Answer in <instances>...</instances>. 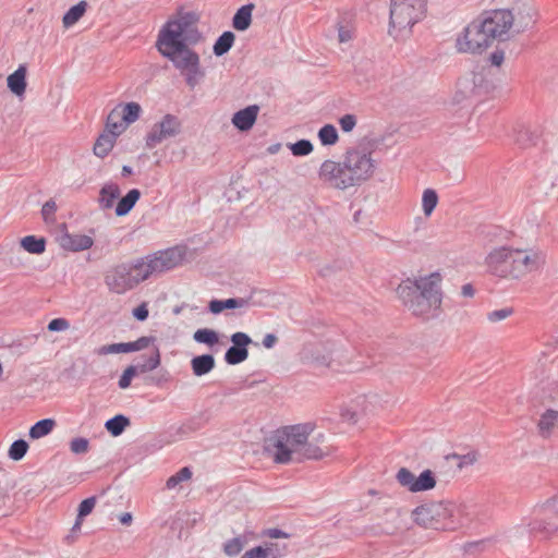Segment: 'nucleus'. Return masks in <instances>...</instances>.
Instances as JSON below:
<instances>
[{"label": "nucleus", "mask_w": 558, "mask_h": 558, "mask_svg": "<svg viewBox=\"0 0 558 558\" xmlns=\"http://www.w3.org/2000/svg\"><path fill=\"white\" fill-rule=\"evenodd\" d=\"M314 429L315 424L311 422L283 426L266 439L265 450L279 464L323 459L329 452L320 446L325 435L320 433L310 440Z\"/></svg>", "instance_id": "1"}, {"label": "nucleus", "mask_w": 558, "mask_h": 558, "mask_svg": "<svg viewBox=\"0 0 558 558\" xmlns=\"http://www.w3.org/2000/svg\"><path fill=\"white\" fill-rule=\"evenodd\" d=\"M442 277L438 271L407 278L396 289L402 304L416 317L436 318L441 313Z\"/></svg>", "instance_id": "2"}, {"label": "nucleus", "mask_w": 558, "mask_h": 558, "mask_svg": "<svg viewBox=\"0 0 558 558\" xmlns=\"http://www.w3.org/2000/svg\"><path fill=\"white\" fill-rule=\"evenodd\" d=\"M513 23V16L507 9L486 11L472 21L457 38L460 52L481 53L494 40L505 41Z\"/></svg>", "instance_id": "3"}, {"label": "nucleus", "mask_w": 558, "mask_h": 558, "mask_svg": "<svg viewBox=\"0 0 558 558\" xmlns=\"http://www.w3.org/2000/svg\"><path fill=\"white\" fill-rule=\"evenodd\" d=\"M464 507L458 508L450 501H430L417 506L412 511L413 521L425 529L454 531L465 525L457 515H462Z\"/></svg>", "instance_id": "4"}, {"label": "nucleus", "mask_w": 558, "mask_h": 558, "mask_svg": "<svg viewBox=\"0 0 558 558\" xmlns=\"http://www.w3.org/2000/svg\"><path fill=\"white\" fill-rule=\"evenodd\" d=\"M202 38L201 33L186 17L169 20L159 31L156 47L161 56L163 52H175L196 45Z\"/></svg>", "instance_id": "5"}, {"label": "nucleus", "mask_w": 558, "mask_h": 558, "mask_svg": "<svg viewBox=\"0 0 558 558\" xmlns=\"http://www.w3.org/2000/svg\"><path fill=\"white\" fill-rule=\"evenodd\" d=\"M146 279L147 272L143 259L140 258L110 267L105 274L104 281L110 292L124 294Z\"/></svg>", "instance_id": "6"}, {"label": "nucleus", "mask_w": 558, "mask_h": 558, "mask_svg": "<svg viewBox=\"0 0 558 558\" xmlns=\"http://www.w3.org/2000/svg\"><path fill=\"white\" fill-rule=\"evenodd\" d=\"M166 59L184 76L186 85L194 89L205 76L199 54L190 47L175 52H163Z\"/></svg>", "instance_id": "7"}, {"label": "nucleus", "mask_w": 558, "mask_h": 558, "mask_svg": "<svg viewBox=\"0 0 558 558\" xmlns=\"http://www.w3.org/2000/svg\"><path fill=\"white\" fill-rule=\"evenodd\" d=\"M495 86L487 78L486 69L482 66L480 70H473L459 77L457 82L456 100L475 99L480 100L488 96Z\"/></svg>", "instance_id": "8"}, {"label": "nucleus", "mask_w": 558, "mask_h": 558, "mask_svg": "<svg viewBox=\"0 0 558 558\" xmlns=\"http://www.w3.org/2000/svg\"><path fill=\"white\" fill-rule=\"evenodd\" d=\"M425 15L404 5V2L390 0L389 35L395 39L407 37L411 34L412 26Z\"/></svg>", "instance_id": "9"}, {"label": "nucleus", "mask_w": 558, "mask_h": 558, "mask_svg": "<svg viewBox=\"0 0 558 558\" xmlns=\"http://www.w3.org/2000/svg\"><path fill=\"white\" fill-rule=\"evenodd\" d=\"M343 162L354 186L371 178L375 170L371 154L359 149H349L344 154Z\"/></svg>", "instance_id": "10"}, {"label": "nucleus", "mask_w": 558, "mask_h": 558, "mask_svg": "<svg viewBox=\"0 0 558 558\" xmlns=\"http://www.w3.org/2000/svg\"><path fill=\"white\" fill-rule=\"evenodd\" d=\"M142 259L149 278L151 275L168 271L179 266L184 259V252L179 247H171Z\"/></svg>", "instance_id": "11"}, {"label": "nucleus", "mask_w": 558, "mask_h": 558, "mask_svg": "<svg viewBox=\"0 0 558 558\" xmlns=\"http://www.w3.org/2000/svg\"><path fill=\"white\" fill-rule=\"evenodd\" d=\"M396 480L400 486L410 493L428 492L435 488L437 484L436 474L429 469H425L420 475H415L408 468H400L396 474Z\"/></svg>", "instance_id": "12"}, {"label": "nucleus", "mask_w": 558, "mask_h": 558, "mask_svg": "<svg viewBox=\"0 0 558 558\" xmlns=\"http://www.w3.org/2000/svg\"><path fill=\"white\" fill-rule=\"evenodd\" d=\"M538 513L541 517L529 524L532 533H541L548 537L558 532V495L541 506Z\"/></svg>", "instance_id": "13"}, {"label": "nucleus", "mask_w": 558, "mask_h": 558, "mask_svg": "<svg viewBox=\"0 0 558 558\" xmlns=\"http://www.w3.org/2000/svg\"><path fill=\"white\" fill-rule=\"evenodd\" d=\"M318 177L322 182L333 189L347 190L354 186L343 160H325L319 167Z\"/></svg>", "instance_id": "14"}, {"label": "nucleus", "mask_w": 558, "mask_h": 558, "mask_svg": "<svg viewBox=\"0 0 558 558\" xmlns=\"http://www.w3.org/2000/svg\"><path fill=\"white\" fill-rule=\"evenodd\" d=\"M513 248L501 246L492 251L486 257V264L489 271L500 278H514V264H512Z\"/></svg>", "instance_id": "15"}, {"label": "nucleus", "mask_w": 558, "mask_h": 558, "mask_svg": "<svg viewBox=\"0 0 558 558\" xmlns=\"http://www.w3.org/2000/svg\"><path fill=\"white\" fill-rule=\"evenodd\" d=\"M181 123L173 114H166L162 120L156 123L146 136V146L154 148L165 140L174 137L180 133Z\"/></svg>", "instance_id": "16"}, {"label": "nucleus", "mask_w": 558, "mask_h": 558, "mask_svg": "<svg viewBox=\"0 0 558 558\" xmlns=\"http://www.w3.org/2000/svg\"><path fill=\"white\" fill-rule=\"evenodd\" d=\"M231 347L225 353V361L229 365H238L248 357L247 347L253 342L252 338L242 331H236L230 337Z\"/></svg>", "instance_id": "17"}, {"label": "nucleus", "mask_w": 558, "mask_h": 558, "mask_svg": "<svg viewBox=\"0 0 558 558\" xmlns=\"http://www.w3.org/2000/svg\"><path fill=\"white\" fill-rule=\"evenodd\" d=\"M514 258L511 260L514 264V278H520L529 272L537 270L543 260L536 253H530L523 250H513Z\"/></svg>", "instance_id": "18"}, {"label": "nucleus", "mask_w": 558, "mask_h": 558, "mask_svg": "<svg viewBox=\"0 0 558 558\" xmlns=\"http://www.w3.org/2000/svg\"><path fill=\"white\" fill-rule=\"evenodd\" d=\"M513 16L512 26L518 33L524 32L535 23L536 11L530 1L517 3L511 10L508 9Z\"/></svg>", "instance_id": "19"}, {"label": "nucleus", "mask_w": 558, "mask_h": 558, "mask_svg": "<svg viewBox=\"0 0 558 558\" xmlns=\"http://www.w3.org/2000/svg\"><path fill=\"white\" fill-rule=\"evenodd\" d=\"M364 403L365 399L359 397L348 403L342 404L339 409L340 421L349 425L356 424L364 414Z\"/></svg>", "instance_id": "20"}, {"label": "nucleus", "mask_w": 558, "mask_h": 558, "mask_svg": "<svg viewBox=\"0 0 558 558\" xmlns=\"http://www.w3.org/2000/svg\"><path fill=\"white\" fill-rule=\"evenodd\" d=\"M258 112L259 107L257 105L247 106L233 114L232 123L240 131H248L253 128Z\"/></svg>", "instance_id": "21"}, {"label": "nucleus", "mask_w": 558, "mask_h": 558, "mask_svg": "<svg viewBox=\"0 0 558 558\" xmlns=\"http://www.w3.org/2000/svg\"><path fill=\"white\" fill-rule=\"evenodd\" d=\"M94 244L92 236L86 234L65 233L61 238V246L71 252H81L90 248Z\"/></svg>", "instance_id": "22"}, {"label": "nucleus", "mask_w": 558, "mask_h": 558, "mask_svg": "<svg viewBox=\"0 0 558 558\" xmlns=\"http://www.w3.org/2000/svg\"><path fill=\"white\" fill-rule=\"evenodd\" d=\"M120 193V187L117 183H106L99 191L98 204L100 209H111Z\"/></svg>", "instance_id": "23"}, {"label": "nucleus", "mask_w": 558, "mask_h": 558, "mask_svg": "<svg viewBox=\"0 0 558 558\" xmlns=\"http://www.w3.org/2000/svg\"><path fill=\"white\" fill-rule=\"evenodd\" d=\"M248 305V301L242 298H231L227 300L214 299L208 303V310L211 314L218 315L225 310L241 308Z\"/></svg>", "instance_id": "24"}, {"label": "nucleus", "mask_w": 558, "mask_h": 558, "mask_svg": "<svg viewBox=\"0 0 558 558\" xmlns=\"http://www.w3.org/2000/svg\"><path fill=\"white\" fill-rule=\"evenodd\" d=\"M558 425V411L546 410L538 421V433L542 437L547 438L551 435L554 428Z\"/></svg>", "instance_id": "25"}, {"label": "nucleus", "mask_w": 558, "mask_h": 558, "mask_svg": "<svg viewBox=\"0 0 558 558\" xmlns=\"http://www.w3.org/2000/svg\"><path fill=\"white\" fill-rule=\"evenodd\" d=\"M215 367V357L211 354H202L191 360V368L195 376H204Z\"/></svg>", "instance_id": "26"}, {"label": "nucleus", "mask_w": 558, "mask_h": 558, "mask_svg": "<svg viewBox=\"0 0 558 558\" xmlns=\"http://www.w3.org/2000/svg\"><path fill=\"white\" fill-rule=\"evenodd\" d=\"M8 87L16 96H21L26 89V68L20 65L12 74L8 76Z\"/></svg>", "instance_id": "27"}, {"label": "nucleus", "mask_w": 558, "mask_h": 558, "mask_svg": "<svg viewBox=\"0 0 558 558\" xmlns=\"http://www.w3.org/2000/svg\"><path fill=\"white\" fill-rule=\"evenodd\" d=\"M254 4L248 3L242 5L234 14L232 19V26L240 32L246 31L252 23V12Z\"/></svg>", "instance_id": "28"}, {"label": "nucleus", "mask_w": 558, "mask_h": 558, "mask_svg": "<svg viewBox=\"0 0 558 558\" xmlns=\"http://www.w3.org/2000/svg\"><path fill=\"white\" fill-rule=\"evenodd\" d=\"M141 197V192L137 189L130 190L116 206V215L119 217L128 215L135 206Z\"/></svg>", "instance_id": "29"}, {"label": "nucleus", "mask_w": 558, "mask_h": 558, "mask_svg": "<svg viewBox=\"0 0 558 558\" xmlns=\"http://www.w3.org/2000/svg\"><path fill=\"white\" fill-rule=\"evenodd\" d=\"M88 3L84 0L71 7L63 15L62 23L65 28L72 27L76 24L87 10Z\"/></svg>", "instance_id": "30"}, {"label": "nucleus", "mask_w": 558, "mask_h": 558, "mask_svg": "<svg viewBox=\"0 0 558 558\" xmlns=\"http://www.w3.org/2000/svg\"><path fill=\"white\" fill-rule=\"evenodd\" d=\"M116 140L110 133L100 134L94 145V154L100 158L108 156L114 146Z\"/></svg>", "instance_id": "31"}, {"label": "nucleus", "mask_w": 558, "mask_h": 558, "mask_svg": "<svg viewBox=\"0 0 558 558\" xmlns=\"http://www.w3.org/2000/svg\"><path fill=\"white\" fill-rule=\"evenodd\" d=\"M235 36L232 32L226 31L223 32L215 41L213 46V52L216 57H222L226 54L233 46Z\"/></svg>", "instance_id": "32"}, {"label": "nucleus", "mask_w": 558, "mask_h": 558, "mask_svg": "<svg viewBox=\"0 0 558 558\" xmlns=\"http://www.w3.org/2000/svg\"><path fill=\"white\" fill-rule=\"evenodd\" d=\"M118 108L124 124L129 125L140 119L142 108L137 102L131 101L125 105H119Z\"/></svg>", "instance_id": "33"}, {"label": "nucleus", "mask_w": 558, "mask_h": 558, "mask_svg": "<svg viewBox=\"0 0 558 558\" xmlns=\"http://www.w3.org/2000/svg\"><path fill=\"white\" fill-rule=\"evenodd\" d=\"M56 425L54 420L52 418H43L38 422H36L31 428H29V437L32 439H38L44 436H47L50 434Z\"/></svg>", "instance_id": "34"}, {"label": "nucleus", "mask_w": 558, "mask_h": 558, "mask_svg": "<svg viewBox=\"0 0 558 558\" xmlns=\"http://www.w3.org/2000/svg\"><path fill=\"white\" fill-rule=\"evenodd\" d=\"M130 425V420L123 414H118L105 423L106 429L114 437L120 436Z\"/></svg>", "instance_id": "35"}, {"label": "nucleus", "mask_w": 558, "mask_h": 558, "mask_svg": "<svg viewBox=\"0 0 558 558\" xmlns=\"http://www.w3.org/2000/svg\"><path fill=\"white\" fill-rule=\"evenodd\" d=\"M539 134L536 131H532L529 128H521L517 131L515 142L522 147L526 148L530 146H535L538 142Z\"/></svg>", "instance_id": "36"}, {"label": "nucleus", "mask_w": 558, "mask_h": 558, "mask_svg": "<svg viewBox=\"0 0 558 558\" xmlns=\"http://www.w3.org/2000/svg\"><path fill=\"white\" fill-rule=\"evenodd\" d=\"M22 247L32 254H41L46 248V241L44 238H36L35 235L24 236L21 241Z\"/></svg>", "instance_id": "37"}, {"label": "nucleus", "mask_w": 558, "mask_h": 558, "mask_svg": "<svg viewBox=\"0 0 558 558\" xmlns=\"http://www.w3.org/2000/svg\"><path fill=\"white\" fill-rule=\"evenodd\" d=\"M193 339L196 342L207 344L208 347H214L219 342L218 332L209 328L197 329L193 335Z\"/></svg>", "instance_id": "38"}, {"label": "nucleus", "mask_w": 558, "mask_h": 558, "mask_svg": "<svg viewBox=\"0 0 558 558\" xmlns=\"http://www.w3.org/2000/svg\"><path fill=\"white\" fill-rule=\"evenodd\" d=\"M318 138L323 146H332L339 140L338 131L335 125L325 124L318 131Z\"/></svg>", "instance_id": "39"}, {"label": "nucleus", "mask_w": 558, "mask_h": 558, "mask_svg": "<svg viewBox=\"0 0 558 558\" xmlns=\"http://www.w3.org/2000/svg\"><path fill=\"white\" fill-rule=\"evenodd\" d=\"M143 363L135 365L140 373L150 372L160 365V352L158 348H155L153 353L148 356H143Z\"/></svg>", "instance_id": "40"}, {"label": "nucleus", "mask_w": 558, "mask_h": 558, "mask_svg": "<svg viewBox=\"0 0 558 558\" xmlns=\"http://www.w3.org/2000/svg\"><path fill=\"white\" fill-rule=\"evenodd\" d=\"M438 204V194L433 189H426L422 197V206L425 216H429Z\"/></svg>", "instance_id": "41"}, {"label": "nucleus", "mask_w": 558, "mask_h": 558, "mask_svg": "<svg viewBox=\"0 0 558 558\" xmlns=\"http://www.w3.org/2000/svg\"><path fill=\"white\" fill-rule=\"evenodd\" d=\"M289 149L291 150L293 156L302 157L310 155L314 147L311 141L308 140H300L295 143L289 144Z\"/></svg>", "instance_id": "42"}, {"label": "nucleus", "mask_w": 558, "mask_h": 558, "mask_svg": "<svg viewBox=\"0 0 558 558\" xmlns=\"http://www.w3.org/2000/svg\"><path fill=\"white\" fill-rule=\"evenodd\" d=\"M28 450V444L24 439L14 440L9 449V457L19 461L24 458Z\"/></svg>", "instance_id": "43"}, {"label": "nucleus", "mask_w": 558, "mask_h": 558, "mask_svg": "<svg viewBox=\"0 0 558 558\" xmlns=\"http://www.w3.org/2000/svg\"><path fill=\"white\" fill-rule=\"evenodd\" d=\"M191 476H192V471L190 470V468L184 466L167 480L166 486L168 489H173L180 483L190 480Z\"/></svg>", "instance_id": "44"}, {"label": "nucleus", "mask_w": 558, "mask_h": 558, "mask_svg": "<svg viewBox=\"0 0 558 558\" xmlns=\"http://www.w3.org/2000/svg\"><path fill=\"white\" fill-rule=\"evenodd\" d=\"M267 553L268 558H282L287 555V546L278 543L265 542L262 545Z\"/></svg>", "instance_id": "45"}, {"label": "nucleus", "mask_w": 558, "mask_h": 558, "mask_svg": "<svg viewBox=\"0 0 558 558\" xmlns=\"http://www.w3.org/2000/svg\"><path fill=\"white\" fill-rule=\"evenodd\" d=\"M69 447L72 453L84 454L89 450V440L85 437H76L70 441Z\"/></svg>", "instance_id": "46"}, {"label": "nucleus", "mask_w": 558, "mask_h": 558, "mask_svg": "<svg viewBox=\"0 0 558 558\" xmlns=\"http://www.w3.org/2000/svg\"><path fill=\"white\" fill-rule=\"evenodd\" d=\"M243 543L239 537L227 541L223 545V551L227 556L233 557L241 553Z\"/></svg>", "instance_id": "47"}, {"label": "nucleus", "mask_w": 558, "mask_h": 558, "mask_svg": "<svg viewBox=\"0 0 558 558\" xmlns=\"http://www.w3.org/2000/svg\"><path fill=\"white\" fill-rule=\"evenodd\" d=\"M140 371L135 365H131L124 369L122 373L120 379H119V387L121 389H126L130 387L132 378L138 373Z\"/></svg>", "instance_id": "48"}, {"label": "nucleus", "mask_w": 558, "mask_h": 558, "mask_svg": "<svg viewBox=\"0 0 558 558\" xmlns=\"http://www.w3.org/2000/svg\"><path fill=\"white\" fill-rule=\"evenodd\" d=\"M96 501L97 498L95 496H92L84 499L80 504L77 509V515L80 517V519H84L85 517L92 513L93 509L95 508Z\"/></svg>", "instance_id": "49"}, {"label": "nucleus", "mask_w": 558, "mask_h": 558, "mask_svg": "<svg viewBox=\"0 0 558 558\" xmlns=\"http://www.w3.org/2000/svg\"><path fill=\"white\" fill-rule=\"evenodd\" d=\"M57 210V204L53 199L47 201L41 208V216L45 222L51 223L54 221V213Z\"/></svg>", "instance_id": "50"}, {"label": "nucleus", "mask_w": 558, "mask_h": 558, "mask_svg": "<svg viewBox=\"0 0 558 558\" xmlns=\"http://www.w3.org/2000/svg\"><path fill=\"white\" fill-rule=\"evenodd\" d=\"M512 313H513L512 307H504L500 310L489 312L487 314V319L492 323H496V322H499V320H502V319L509 317Z\"/></svg>", "instance_id": "51"}, {"label": "nucleus", "mask_w": 558, "mask_h": 558, "mask_svg": "<svg viewBox=\"0 0 558 558\" xmlns=\"http://www.w3.org/2000/svg\"><path fill=\"white\" fill-rule=\"evenodd\" d=\"M96 352L98 355L124 353L123 342L102 345Z\"/></svg>", "instance_id": "52"}, {"label": "nucleus", "mask_w": 558, "mask_h": 558, "mask_svg": "<svg viewBox=\"0 0 558 558\" xmlns=\"http://www.w3.org/2000/svg\"><path fill=\"white\" fill-rule=\"evenodd\" d=\"M47 328L49 331L52 332L65 331L66 329L70 328V323L68 319L62 317L53 318L49 322Z\"/></svg>", "instance_id": "53"}, {"label": "nucleus", "mask_w": 558, "mask_h": 558, "mask_svg": "<svg viewBox=\"0 0 558 558\" xmlns=\"http://www.w3.org/2000/svg\"><path fill=\"white\" fill-rule=\"evenodd\" d=\"M340 128L343 132H351L356 125V117L354 114H344L339 119Z\"/></svg>", "instance_id": "54"}, {"label": "nucleus", "mask_w": 558, "mask_h": 558, "mask_svg": "<svg viewBox=\"0 0 558 558\" xmlns=\"http://www.w3.org/2000/svg\"><path fill=\"white\" fill-rule=\"evenodd\" d=\"M126 124L124 122H106V131L104 133H110L116 138L124 131Z\"/></svg>", "instance_id": "55"}, {"label": "nucleus", "mask_w": 558, "mask_h": 558, "mask_svg": "<svg viewBox=\"0 0 558 558\" xmlns=\"http://www.w3.org/2000/svg\"><path fill=\"white\" fill-rule=\"evenodd\" d=\"M453 458L458 459V466L462 469L465 465H471L476 461V454L474 452H469L466 454H453Z\"/></svg>", "instance_id": "56"}, {"label": "nucleus", "mask_w": 558, "mask_h": 558, "mask_svg": "<svg viewBox=\"0 0 558 558\" xmlns=\"http://www.w3.org/2000/svg\"><path fill=\"white\" fill-rule=\"evenodd\" d=\"M241 558H268L266 550L262 545L246 550Z\"/></svg>", "instance_id": "57"}, {"label": "nucleus", "mask_w": 558, "mask_h": 558, "mask_svg": "<svg viewBox=\"0 0 558 558\" xmlns=\"http://www.w3.org/2000/svg\"><path fill=\"white\" fill-rule=\"evenodd\" d=\"M148 314L149 312L145 303H142L141 305L133 310V316L140 322H144L145 319H147Z\"/></svg>", "instance_id": "58"}, {"label": "nucleus", "mask_w": 558, "mask_h": 558, "mask_svg": "<svg viewBox=\"0 0 558 558\" xmlns=\"http://www.w3.org/2000/svg\"><path fill=\"white\" fill-rule=\"evenodd\" d=\"M264 536H267L269 538H288L290 537V535L288 533H286L284 531L280 530V529H277V527H272V529H267L264 531Z\"/></svg>", "instance_id": "59"}, {"label": "nucleus", "mask_w": 558, "mask_h": 558, "mask_svg": "<svg viewBox=\"0 0 558 558\" xmlns=\"http://www.w3.org/2000/svg\"><path fill=\"white\" fill-rule=\"evenodd\" d=\"M338 38L340 43H347L352 38V31L348 26L339 24L338 26Z\"/></svg>", "instance_id": "60"}, {"label": "nucleus", "mask_w": 558, "mask_h": 558, "mask_svg": "<svg viewBox=\"0 0 558 558\" xmlns=\"http://www.w3.org/2000/svg\"><path fill=\"white\" fill-rule=\"evenodd\" d=\"M505 59V52L501 49H496L494 52L489 56V61L492 65L499 66L504 62Z\"/></svg>", "instance_id": "61"}, {"label": "nucleus", "mask_w": 558, "mask_h": 558, "mask_svg": "<svg viewBox=\"0 0 558 558\" xmlns=\"http://www.w3.org/2000/svg\"><path fill=\"white\" fill-rule=\"evenodd\" d=\"M155 338L153 337H141L137 340H135L136 351L143 350L149 345L150 342H153Z\"/></svg>", "instance_id": "62"}, {"label": "nucleus", "mask_w": 558, "mask_h": 558, "mask_svg": "<svg viewBox=\"0 0 558 558\" xmlns=\"http://www.w3.org/2000/svg\"><path fill=\"white\" fill-rule=\"evenodd\" d=\"M277 342V337L274 333H267L265 335L263 339V345L266 349H271Z\"/></svg>", "instance_id": "63"}, {"label": "nucleus", "mask_w": 558, "mask_h": 558, "mask_svg": "<svg viewBox=\"0 0 558 558\" xmlns=\"http://www.w3.org/2000/svg\"><path fill=\"white\" fill-rule=\"evenodd\" d=\"M475 293V289L473 288V286L471 283H465L462 286L461 288V294L464 296V298H472Z\"/></svg>", "instance_id": "64"}]
</instances>
